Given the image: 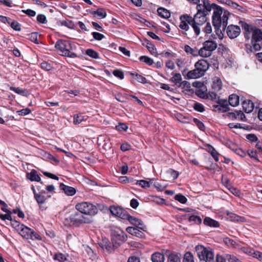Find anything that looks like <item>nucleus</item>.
<instances>
[{
  "label": "nucleus",
  "instance_id": "obj_1",
  "mask_svg": "<svg viewBox=\"0 0 262 262\" xmlns=\"http://www.w3.org/2000/svg\"><path fill=\"white\" fill-rule=\"evenodd\" d=\"M214 8L212 15V23L215 29H219L222 26L225 29L228 24V17L230 15L227 11H223L222 8L215 4L211 5L207 0L204 1L203 4L196 6L197 13L192 17V29L195 34L198 36L201 33L200 27L203 26L207 21V16Z\"/></svg>",
  "mask_w": 262,
  "mask_h": 262
},
{
  "label": "nucleus",
  "instance_id": "obj_2",
  "mask_svg": "<svg viewBox=\"0 0 262 262\" xmlns=\"http://www.w3.org/2000/svg\"><path fill=\"white\" fill-rule=\"evenodd\" d=\"M242 28L245 31V37L248 41L250 40V43H246V52L250 53L260 50L262 45V31L246 23L242 25Z\"/></svg>",
  "mask_w": 262,
  "mask_h": 262
},
{
  "label": "nucleus",
  "instance_id": "obj_3",
  "mask_svg": "<svg viewBox=\"0 0 262 262\" xmlns=\"http://www.w3.org/2000/svg\"><path fill=\"white\" fill-rule=\"evenodd\" d=\"M195 69L193 70L188 71L184 69L182 71V74L187 79H196L204 75L205 73L208 70L209 64L205 59L199 60L194 64Z\"/></svg>",
  "mask_w": 262,
  "mask_h": 262
},
{
  "label": "nucleus",
  "instance_id": "obj_4",
  "mask_svg": "<svg viewBox=\"0 0 262 262\" xmlns=\"http://www.w3.org/2000/svg\"><path fill=\"white\" fill-rule=\"evenodd\" d=\"M14 223H12V226L15 225L16 229L18 231L19 234L24 239L41 241L42 238L41 236L34 230L25 226L23 224H20L17 222L14 221Z\"/></svg>",
  "mask_w": 262,
  "mask_h": 262
},
{
  "label": "nucleus",
  "instance_id": "obj_5",
  "mask_svg": "<svg viewBox=\"0 0 262 262\" xmlns=\"http://www.w3.org/2000/svg\"><path fill=\"white\" fill-rule=\"evenodd\" d=\"M195 249L200 260L205 262H215L214 251L210 247L199 245L195 247Z\"/></svg>",
  "mask_w": 262,
  "mask_h": 262
},
{
  "label": "nucleus",
  "instance_id": "obj_6",
  "mask_svg": "<svg viewBox=\"0 0 262 262\" xmlns=\"http://www.w3.org/2000/svg\"><path fill=\"white\" fill-rule=\"evenodd\" d=\"M110 229L113 244L118 246L126 241L127 235L120 228L115 226H111Z\"/></svg>",
  "mask_w": 262,
  "mask_h": 262
},
{
  "label": "nucleus",
  "instance_id": "obj_7",
  "mask_svg": "<svg viewBox=\"0 0 262 262\" xmlns=\"http://www.w3.org/2000/svg\"><path fill=\"white\" fill-rule=\"evenodd\" d=\"M89 222L88 219L84 217L82 213L79 211L72 213L64 220V223L69 226L79 225Z\"/></svg>",
  "mask_w": 262,
  "mask_h": 262
},
{
  "label": "nucleus",
  "instance_id": "obj_8",
  "mask_svg": "<svg viewBox=\"0 0 262 262\" xmlns=\"http://www.w3.org/2000/svg\"><path fill=\"white\" fill-rule=\"evenodd\" d=\"M55 48L65 56L72 58L77 57L75 53L71 51L72 50V47L70 42L68 40H58L56 43Z\"/></svg>",
  "mask_w": 262,
  "mask_h": 262
},
{
  "label": "nucleus",
  "instance_id": "obj_9",
  "mask_svg": "<svg viewBox=\"0 0 262 262\" xmlns=\"http://www.w3.org/2000/svg\"><path fill=\"white\" fill-rule=\"evenodd\" d=\"M75 208L78 211L81 212L82 214L89 215H94L96 214L98 212V209L96 206L87 202H82L78 203L75 206Z\"/></svg>",
  "mask_w": 262,
  "mask_h": 262
},
{
  "label": "nucleus",
  "instance_id": "obj_10",
  "mask_svg": "<svg viewBox=\"0 0 262 262\" xmlns=\"http://www.w3.org/2000/svg\"><path fill=\"white\" fill-rule=\"evenodd\" d=\"M217 43L213 40H208L203 44L201 49V56L208 57L212 55V52L217 48Z\"/></svg>",
  "mask_w": 262,
  "mask_h": 262
},
{
  "label": "nucleus",
  "instance_id": "obj_11",
  "mask_svg": "<svg viewBox=\"0 0 262 262\" xmlns=\"http://www.w3.org/2000/svg\"><path fill=\"white\" fill-rule=\"evenodd\" d=\"M99 210L103 211H110L113 215L124 220L127 213L126 212L121 208L117 206H112L109 208L107 206L100 205L99 204Z\"/></svg>",
  "mask_w": 262,
  "mask_h": 262
},
{
  "label": "nucleus",
  "instance_id": "obj_12",
  "mask_svg": "<svg viewBox=\"0 0 262 262\" xmlns=\"http://www.w3.org/2000/svg\"><path fill=\"white\" fill-rule=\"evenodd\" d=\"M180 19L181 21L179 27L181 29L188 31L189 29V25L192 27L191 16L187 14H184L180 16Z\"/></svg>",
  "mask_w": 262,
  "mask_h": 262
},
{
  "label": "nucleus",
  "instance_id": "obj_13",
  "mask_svg": "<svg viewBox=\"0 0 262 262\" xmlns=\"http://www.w3.org/2000/svg\"><path fill=\"white\" fill-rule=\"evenodd\" d=\"M227 34L230 38L237 37L241 33V28L236 25H229L227 28Z\"/></svg>",
  "mask_w": 262,
  "mask_h": 262
},
{
  "label": "nucleus",
  "instance_id": "obj_14",
  "mask_svg": "<svg viewBox=\"0 0 262 262\" xmlns=\"http://www.w3.org/2000/svg\"><path fill=\"white\" fill-rule=\"evenodd\" d=\"M124 220H126L128 221V222L132 225L136 226L137 228L144 230V225L142 221L138 218H136L134 216H132L129 214H126Z\"/></svg>",
  "mask_w": 262,
  "mask_h": 262
},
{
  "label": "nucleus",
  "instance_id": "obj_15",
  "mask_svg": "<svg viewBox=\"0 0 262 262\" xmlns=\"http://www.w3.org/2000/svg\"><path fill=\"white\" fill-rule=\"evenodd\" d=\"M99 247H101L102 249L106 250L108 252H112L114 247H117V246L112 244L109 241V240L107 238H102V243L99 244Z\"/></svg>",
  "mask_w": 262,
  "mask_h": 262
},
{
  "label": "nucleus",
  "instance_id": "obj_16",
  "mask_svg": "<svg viewBox=\"0 0 262 262\" xmlns=\"http://www.w3.org/2000/svg\"><path fill=\"white\" fill-rule=\"evenodd\" d=\"M166 262H181V254L175 252L166 254Z\"/></svg>",
  "mask_w": 262,
  "mask_h": 262
},
{
  "label": "nucleus",
  "instance_id": "obj_17",
  "mask_svg": "<svg viewBox=\"0 0 262 262\" xmlns=\"http://www.w3.org/2000/svg\"><path fill=\"white\" fill-rule=\"evenodd\" d=\"M59 187L67 195L73 196L76 192L74 187L66 185L63 183H60Z\"/></svg>",
  "mask_w": 262,
  "mask_h": 262
},
{
  "label": "nucleus",
  "instance_id": "obj_18",
  "mask_svg": "<svg viewBox=\"0 0 262 262\" xmlns=\"http://www.w3.org/2000/svg\"><path fill=\"white\" fill-rule=\"evenodd\" d=\"M126 230L128 233L137 237H143L144 236V233L135 227H128Z\"/></svg>",
  "mask_w": 262,
  "mask_h": 262
},
{
  "label": "nucleus",
  "instance_id": "obj_19",
  "mask_svg": "<svg viewBox=\"0 0 262 262\" xmlns=\"http://www.w3.org/2000/svg\"><path fill=\"white\" fill-rule=\"evenodd\" d=\"M184 51L186 53L191 54L193 56H201V49L198 50L196 48H192L188 45H185Z\"/></svg>",
  "mask_w": 262,
  "mask_h": 262
},
{
  "label": "nucleus",
  "instance_id": "obj_20",
  "mask_svg": "<svg viewBox=\"0 0 262 262\" xmlns=\"http://www.w3.org/2000/svg\"><path fill=\"white\" fill-rule=\"evenodd\" d=\"M242 105L243 109L247 113L252 112L254 109V104L251 100H247L244 101Z\"/></svg>",
  "mask_w": 262,
  "mask_h": 262
},
{
  "label": "nucleus",
  "instance_id": "obj_21",
  "mask_svg": "<svg viewBox=\"0 0 262 262\" xmlns=\"http://www.w3.org/2000/svg\"><path fill=\"white\" fill-rule=\"evenodd\" d=\"M151 260L152 262H164L165 257L162 253L156 252L151 255Z\"/></svg>",
  "mask_w": 262,
  "mask_h": 262
},
{
  "label": "nucleus",
  "instance_id": "obj_22",
  "mask_svg": "<svg viewBox=\"0 0 262 262\" xmlns=\"http://www.w3.org/2000/svg\"><path fill=\"white\" fill-rule=\"evenodd\" d=\"M27 178L31 181L40 182L41 180L39 176L34 169L32 170L30 173L27 174Z\"/></svg>",
  "mask_w": 262,
  "mask_h": 262
},
{
  "label": "nucleus",
  "instance_id": "obj_23",
  "mask_svg": "<svg viewBox=\"0 0 262 262\" xmlns=\"http://www.w3.org/2000/svg\"><path fill=\"white\" fill-rule=\"evenodd\" d=\"M222 88V82L218 77H215L212 84V88L215 92L220 91Z\"/></svg>",
  "mask_w": 262,
  "mask_h": 262
},
{
  "label": "nucleus",
  "instance_id": "obj_24",
  "mask_svg": "<svg viewBox=\"0 0 262 262\" xmlns=\"http://www.w3.org/2000/svg\"><path fill=\"white\" fill-rule=\"evenodd\" d=\"M182 79L181 74L179 73H176L171 77L170 80L174 84V85L178 87H180L182 86Z\"/></svg>",
  "mask_w": 262,
  "mask_h": 262
},
{
  "label": "nucleus",
  "instance_id": "obj_25",
  "mask_svg": "<svg viewBox=\"0 0 262 262\" xmlns=\"http://www.w3.org/2000/svg\"><path fill=\"white\" fill-rule=\"evenodd\" d=\"M10 90L23 96H27L28 95V92L27 89H23L19 87L11 86L10 87Z\"/></svg>",
  "mask_w": 262,
  "mask_h": 262
},
{
  "label": "nucleus",
  "instance_id": "obj_26",
  "mask_svg": "<svg viewBox=\"0 0 262 262\" xmlns=\"http://www.w3.org/2000/svg\"><path fill=\"white\" fill-rule=\"evenodd\" d=\"M149 181H146L144 180H137L136 182V185L140 186L142 188H146L150 187V183L154 179H148Z\"/></svg>",
  "mask_w": 262,
  "mask_h": 262
},
{
  "label": "nucleus",
  "instance_id": "obj_27",
  "mask_svg": "<svg viewBox=\"0 0 262 262\" xmlns=\"http://www.w3.org/2000/svg\"><path fill=\"white\" fill-rule=\"evenodd\" d=\"M228 103L232 106H236L239 104V97L235 94H232L229 97Z\"/></svg>",
  "mask_w": 262,
  "mask_h": 262
},
{
  "label": "nucleus",
  "instance_id": "obj_28",
  "mask_svg": "<svg viewBox=\"0 0 262 262\" xmlns=\"http://www.w3.org/2000/svg\"><path fill=\"white\" fill-rule=\"evenodd\" d=\"M86 119L85 116H84L82 114L79 113L74 115L73 117V123L75 125L81 123L83 121Z\"/></svg>",
  "mask_w": 262,
  "mask_h": 262
},
{
  "label": "nucleus",
  "instance_id": "obj_29",
  "mask_svg": "<svg viewBox=\"0 0 262 262\" xmlns=\"http://www.w3.org/2000/svg\"><path fill=\"white\" fill-rule=\"evenodd\" d=\"M204 224L205 225L213 227H217L219 226V223L217 221L208 217L205 218Z\"/></svg>",
  "mask_w": 262,
  "mask_h": 262
},
{
  "label": "nucleus",
  "instance_id": "obj_30",
  "mask_svg": "<svg viewBox=\"0 0 262 262\" xmlns=\"http://www.w3.org/2000/svg\"><path fill=\"white\" fill-rule=\"evenodd\" d=\"M159 16L164 18H168L170 16L169 11L162 7L159 8L157 10Z\"/></svg>",
  "mask_w": 262,
  "mask_h": 262
},
{
  "label": "nucleus",
  "instance_id": "obj_31",
  "mask_svg": "<svg viewBox=\"0 0 262 262\" xmlns=\"http://www.w3.org/2000/svg\"><path fill=\"white\" fill-rule=\"evenodd\" d=\"M213 106L214 108L222 112H226L229 110L228 101H226V103H224L222 105H213Z\"/></svg>",
  "mask_w": 262,
  "mask_h": 262
},
{
  "label": "nucleus",
  "instance_id": "obj_32",
  "mask_svg": "<svg viewBox=\"0 0 262 262\" xmlns=\"http://www.w3.org/2000/svg\"><path fill=\"white\" fill-rule=\"evenodd\" d=\"M208 150L209 152L211 155L212 157L214 158L215 161L216 162L219 161V153L217 152V151L215 149V148L212 146L211 145H209L208 146Z\"/></svg>",
  "mask_w": 262,
  "mask_h": 262
},
{
  "label": "nucleus",
  "instance_id": "obj_33",
  "mask_svg": "<svg viewBox=\"0 0 262 262\" xmlns=\"http://www.w3.org/2000/svg\"><path fill=\"white\" fill-rule=\"evenodd\" d=\"M130 75L135 78L139 82L145 83L147 82L146 79L137 73H131Z\"/></svg>",
  "mask_w": 262,
  "mask_h": 262
},
{
  "label": "nucleus",
  "instance_id": "obj_34",
  "mask_svg": "<svg viewBox=\"0 0 262 262\" xmlns=\"http://www.w3.org/2000/svg\"><path fill=\"white\" fill-rule=\"evenodd\" d=\"M188 221L195 224H200L202 222V219L199 216L192 215L189 216Z\"/></svg>",
  "mask_w": 262,
  "mask_h": 262
},
{
  "label": "nucleus",
  "instance_id": "obj_35",
  "mask_svg": "<svg viewBox=\"0 0 262 262\" xmlns=\"http://www.w3.org/2000/svg\"><path fill=\"white\" fill-rule=\"evenodd\" d=\"M183 262H194L192 254L190 252H186L184 256Z\"/></svg>",
  "mask_w": 262,
  "mask_h": 262
},
{
  "label": "nucleus",
  "instance_id": "obj_36",
  "mask_svg": "<svg viewBox=\"0 0 262 262\" xmlns=\"http://www.w3.org/2000/svg\"><path fill=\"white\" fill-rule=\"evenodd\" d=\"M241 250L244 253H246L249 255L253 256L254 253V250L249 247H243L241 248Z\"/></svg>",
  "mask_w": 262,
  "mask_h": 262
},
{
  "label": "nucleus",
  "instance_id": "obj_37",
  "mask_svg": "<svg viewBox=\"0 0 262 262\" xmlns=\"http://www.w3.org/2000/svg\"><path fill=\"white\" fill-rule=\"evenodd\" d=\"M34 198H35L36 201H37V202L39 204H43L47 199L44 195H42V194H38V193L35 194Z\"/></svg>",
  "mask_w": 262,
  "mask_h": 262
},
{
  "label": "nucleus",
  "instance_id": "obj_38",
  "mask_svg": "<svg viewBox=\"0 0 262 262\" xmlns=\"http://www.w3.org/2000/svg\"><path fill=\"white\" fill-rule=\"evenodd\" d=\"M139 59L141 61L145 62L148 66H151L154 63L152 59L146 56H142L139 58Z\"/></svg>",
  "mask_w": 262,
  "mask_h": 262
},
{
  "label": "nucleus",
  "instance_id": "obj_39",
  "mask_svg": "<svg viewBox=\"0 0 262 262\" xmlns=\"http://www.w3.org/2000/svg\"><path fill=\"white\" fill-rule=\"evenodd\" d=\"M146 48L152 55H155L157 53V49L152 43L148 42L146 45Z\"/></svg>",
  "mask_w": 262,
  "mask_h": 262
},
{
  "label": "nucleus",
  "instance_id": "obj_40",
  "mask_svg": "<svg viewBox=\"0 0 262 262\" xmlns=\"http://www.w3.org/2000/svg\"><path fill=\"white\" fill-rule=\"evenodd\" d=\"M85 54L90 57L93 58H98V54L97 52L92 49H87L85 51Z\"/></svg>",
  "mask_w": 262,
  "mask_h": 262
},
{
  "label": "nucleus",
  "instance_id": "obj_41",
  "mask_svg": "<svg viewBox=\"0 0 262 262\" xmlns=\"http://www.w3.org/2000/svg\"><path fill=\"white\" fill-rule=\"evenodd\" d=\"M174 199L182 204L186 203L187 201V198L184 195L181 194H176L174 196Z\"/></svg>",
  "mask_w": 262,
  "mask_h": 262
},
{
  "label": "nucleus",
  "instance_id": "obj_42",
  "mask_svg": "<svg viewBox=\"0 0 262 262\" xmlns=\"http://www.w3.org/2000/svg\"><path fill=\"white\" fill-rule=\"evenodd\" d=\"M225 257L229 262H242L236 256L229 254H226Z\"/></svg>",
  "mask_w": 262,
  "mask_h": 262
},
{
  "label": "nucleus",
  "instance_id": "obj_43",
  "mask_svg": "<svg viewBox=\"0 0 262 262\" xmlns=\"http://www.w3.org/2000/svg\"><path fill=\"white\" fill-rule=\"evenodd\" d=\"M11 27L16 31H20L21 30V26L20 25L17 21L15 20L11 21L10 24Z\"/></svg>",
  "mask_w": 262,
  "mask_h": 262
},
{
  "label": "nucleus",
  "instance_id": "obj_44",
  "mask_svg": "<svg viewBox=\"0 0 262 262\" xmlns=\"http://www.w3.org/2000/svg\"><path fill=\"white\" fill-rule=\"evenodd\" d=\"M193 108L195 111L201 113L205 111L204 105L199 102H195L194 103Z\"/></svg>",
  "mask_w": 262,
  "mask_h": 262
},
{
  "label": "nucleus",
  "instance_id": "obj_45",
  "mask_svg": "<svg viewBox=\"0 0 262 262\" xmlns=\"http://www.w3.org/2000/svg\"><path fill=\"white\" fill-rule=\"evenodd\" d=\"M116 129L120 132H125L128 128V126L125 123H119L118 125L116 126Z\"/></svg>",
  "mask_w": 262,
  "mask_h": 262
},
{
  "label": "nucleus",
  "instance_id": "obj_46",
  "mask_svg": "<svg viewBox=\"0 0 262 262\" xmlns=\"http://www.w3.org/2000/svg\"><path fill=\"white\" fill-rule=\"evenodd\" d=\"M193 121L200 129L201 130H204L205 129V126L200 120L196 118H194L193 119Z\"/></svg>",
  "mask_w": 262,
  "mask_h": 262
},
{
  "label": "nucleus",
  "instance_id": "obj_47",
  "mask_svg": "<svg viewBox=\"0 0 262 262\" xmlns=\"http://www.w3.org/2000/svg\"><path fill=\"white\" fill-rule=\"evenodd\" d=\"M6 214H3L2 213V214L1 215L0 218L3 221H5V220H9L10 221H12V218L11 216V211L9 210V212H6Z\"/></svg>",
  "mask_w": 262,
  "mask_h": 262
},
{
  "label": "nucleus",
  "instance_id": "obj_48",
  "mask_svg": "<svg viewBox=\"0 0 262 262\" xmlns=\"http://www.w3.org/2000/svg\"><path fill=\"white\" fill-rule=\"evenodd\" d=\"M54 259L55 260H57L59 261H63L66 259V256L62 253H57L55 254L54 256Z\"/></svg>",
  "mask_w": 262,
  "mask_h": 262
},
{
  "label": "nucleus",
  "instance_id": "obj_49",
  "mask_svg": "<svg viewBox=\"0 0 262 262\" xmlns=\"http://www.w3.org/2000/svg\"><path fill=\"white\" fill-rule=\"evenodd\" d=\"M40 67L42 69L48 71L51 70L52 68L51 64L46 61L42 62L40 64Z\"/></svg>",
  "mask_w": 262,
  "mask_h": 262
},
{
  "label": "nucleus",
  "instance_id": "obj_50",
  "mask_svg": "<svg viewBox=\"0 0 262 262\" xmlns=\"http://www.w3.org/2000/svg\"><path fill=\"white\" fill-rule=\"evenodd\" d=\"M60 24L61 26L67 27L69 28H72L73 26L72 21L69 20L60 21Z\"/></svg>",
  "mask_w": 262,
  "mask_h": 262
},
{
  "label": "nucleus",
  "instance_id": "obj_51",
  "mask_svg": "<svg viewBox=\"0 0 262 262\" xmlns=\"http://www.w3.org/2000/svg\"><path fill=\"white\" fill-rule=\"evenodd\" d=\"M113 74L116 77L120 78V79H123L124 78V73L123 72L120 70H116L113 71Z\"/></svg>",
  "mask_w": 262,
  "mask_h": 262
},
{
  "label": "nucleus",
  "instance_id": "obj_52",
  "mask_svg": "<svg viewBox=\"0 0 262 262\" xmlns=\"http://www.w3.org/2000/svg\"><path fill=\"white\" fill-rule=\"evenodd\" d=\"M37 20L41 24H46L47 22L46 17L43 14H39L37 16Z\"/></svg>",
  "mask_w": 262,
  "mask_h": 262
},
{
  "label": "nucleus",
  "instance_id": "obj_53",
  "mask_svg": "<svg viewBox=\"0 0 262 262\" xmlns=\"http://www.w3.org/2000/svg\"><path fill=\"white\" fill-rule=\"evenodd\" d=\"M203 31L207 34H210L212 32V27L209 23H207L206 24V26L205 27L203 28Z\"/></svg>",
  "mask_w": 262,
  "mask_h": 262
},
{
  "label": "nucleus",
  "instance_id": "obj_54",
  "mask_svg": "<svg viewBox=\"0 0 262 262\" xmlns=\"http://www.w3.org/2000/svg\"><path fill=\"white\" fill-rule=\"evenodd\" d=\"M31 113V110L29 108H23L19 111H18V113L19 115L21 116H26L28 115Z\"/></svg>",
  "mask_w": 262,
  "mask_h": 262
},
{
  "label": "nucleus",
  "instance_id": "obj_55",
  "mask_svg": "<svg viewBox=\"0 0 262 262\" xmlns=\"http://www.w3.org/2000/svg\"><path fill=\"white\" fill-rule=\"evenodd\" d=\"M22 12L27 14V15L33 17L34 16L36 15V12L34 10H32L31 9H27V10H23Z\"/></svg>",
  "mask_w": 262,
  "mask_h": 262
},
{
  "label": "nucleus",
  "instance_id": "obj_56",
  "mask_svg": "<svg viewBox=\"0 0 262 262\" xmlns=\"http://www.w3.org/2000/svg\"><path fill=\"white\" fill-rule=\"evenodd\" d=\"M154 186L158 191H163L166 188V186H164L158 182L155 183Z\"/></svg>",
  "mask_w": 262,
  "mask_h": 262
},
{
  "label": "nucleus",
  "instance_id": "obj_57",
  "mask_svg": "<svg viewBox=\"0 0 262 262\" xmlns=\"http://www.w3.org/2000/svg\"><path fill=\"white\" fill-rule=\"evenodd\" d=\"M248 154L249 156L251 158H253L255 160L258 161L257 158V152L255 150H249L248 151Z\"/></svg>",
  "mask_w": 262,
  "mask_h": 262
},
{
  "label": "nucleus",
  "instance_id": "obj_58",
  "mask_svg": "<svg viewBox=\"0 0 262 262\" xmlns=\"http://www.w3.org/2000/svg\"><path fill=\"white\" fill-rule=\"evenodd\" d=\"M0 20L4 23H7L8 24L10 25L12 21V19L9 17H7L6 16H4L3 15H0Z\"/></svg>",
  "mask_w": 262,
  "mask_h": 262
},
{
  "label": "nucleus",
  "instance_id": "obj_59",
  "mask_svg": "<svg viewBox=\"0 0 262 262\" xmlns=\"http://www.w3.org/2000/svg\"><path fill=\"white\" fill-rule=\"evenodd\" d=\"M43 174L46 177H47L49 178H51V179H52L54 180H58L59 179V178L57 176H56V175H55L53 173H50L48 172H43Z\"/></svg>",
  "mask_w": 262,
  "mask_h": 262
},
{
  "label": "nucleus",
  "instance_id": "obj_60",
  "mask_svg": "<svg viewBox=\"0 0 262 262\" xmlns=\"http://www.w3.org/2000/svg\"><path fill=\"white\" fill-rule=\"evenodd\" d=\"M0 205H2L1 209L5 212H9V210L7 209V204L3 201L0 200Z\"/></svg>",
  "mask_w": 262,
  "mask_h": 262
},
{
  "label": "nucleus",
  "instance_id": "obj_61",
  "mask_svg": "<svg viewBox=\"0 0 262 262\" xmlns=\"http://www.w3.org/2000/svg\"><path fill=\"white\" fill-rule=\"evenodd\" d=\"M196 94L200 98H203V99H206V98H207V94L205 93L204 92L201 91V90H198L196 92Z\"/></svg>",
  "mask_w": 262,
  "mask_h": 262
},
{
  "label": "nucleus",
  "instance_id": "obj_62",
  "mask_svg": "<svg viewBox=\"0 0 262 262\" xmlns=\"http://www.w3.org/2000/svg\"><path fill=\"white\" fill-rule=\"evenodd\" d=\"M246 138L251 142H255L258 139L257 137L254 134H248L247 135Z\"/></svg>",
  "mask_w": 262,
  "mask_h": 262
},
{
  "label": "nucleus",
  "instance_id": "obj_63",
  "mask_svg": "<svg viewBox=\"0 0 262 262\" xmlns=\"http://www.w3.org/2000/svg\"><path fill=\"white\" fill-rule=\"evenodd\" d=\"M235 153H236L237 155L240 156L241 157H244L246 156V152L244 151L241 148H235V149H233Z\"/></svg>",
  "mask_w": 262,
  "mask_h": 262
},
{
  "label": "nucleus",
  "instance_id": "obj_64",
  "mask_svg": "<svg viewBox=\"0 0 262 262\" xmlns=\"http://www.w3.org/2000/svg\"><path fill=\"white\" fill-rule=\"evenodd\" d=\"M130 205L133 208L136 209L139 206V202L136 199H133L130 202Z\"/></svg>",
  "mask_w": 262,
  "mask_h": 262
}]
</instances>
